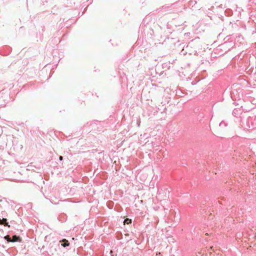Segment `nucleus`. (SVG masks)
Segmentation results:
<instances>
[{"label":"nucleus","instance_id":"1","mask_svg":"<svg viewBox=\"0 0 256 256\" xmlns=\"http://www.w3.org/2000/svg\"><path fill=\"white\" fill-rule=\"evenodd\" d=\"M60 242H63L64 243L62 244V246L64 247L68 246L70 245V243L68 242V240L66 239H63L62 241H60Z\"/></svg>","mask_w":256,"mask_h":256},{"label":"nucleus","instance_id":"2","mask_svg":"<svg viewBox=\"0 0 256 256\" xmlns=\"http://www.w3.org/2000/svg\"><path fill=\"white\" fill-rule=\"evenodd\" d=\"M20 238L19 236H12V242H20Z\"/></svg>","mask_w":256,"mask_h":256},{"label":"nucleus","instance_id":"3","mask_svg":"<svg viewBox=\"0 0 256 256\" xmlns=\"http://www.w3.org/2000/svg\"><path fill=\"white\" fill-rule=\"evenodd\" d=\"M1 224H4L5 226H8V227L10 226L8 225V223L6 222V218H3L2 220Z\"/></svg>","mask_w":256,"mask_h":256},{"label":"nucleus","instance_id":"4","mask_svg":"<svg viewBox=\"0 0 256 256\" xmlns=\"http://www.w3.org/2000/svg\"><path fill=\"white\" fill-rule=\"evenodd\" d=\"M124 224H130L132 222V220L130 219H129V218H126V219L124 220Z\"/></svg>","mask_w":256,"mask_h":256},{"label":"nucleus","instance_id":"5","mask_svg":"<svg viewBox=\"0 0 256 256\" xmlns=\"http://www.w3.org/2000/svg\"><path fill=\"white\" fill-rule=\"evenodd\" d=\"M4 238L7 240L8 242H12V240L10 238V236L7 235L4 236Z\"/></svg>","mask_w":256,"mask_h":256},{"label":"nucleus","instance_id":"6","mask_svg":"<svg viewBox=\"0 0 256 256\" xmlns=\"http://www.w3.org/2000/svg\"><path fill=\"white\" fill-rule=\"evenodd\" d=\"M60 160H62V156H60Z\"/></svg>","mask_w":256,"mask_h":256}]
</instances>
